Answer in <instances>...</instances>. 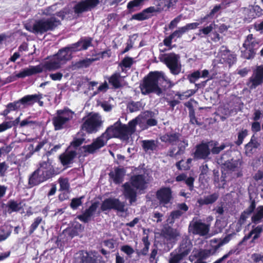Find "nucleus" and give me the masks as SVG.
<instances>
[{"instance_id":"nucleus-19","label":"nucleus","mask_w":263,"mask_h":263,"mask_svg":"<svg viewBox=\"0 0 263 263\" xmlns=\"http://www.w3.org/2000/svg\"><path fill=\"white\" fill-rule=\"evenodd\" d=\"M243 161L241 159L227 160L223 163L225 168L229 171H237L236 177L238 178L242 176V168L241 167Z\"/></svg>"},{"instance_id":"nucleus-59","label":"nucleus","mask_w":263,"mask_h":263,"mask_svg":"<svg viewBox=\"0 0 263 263\" xmlns=\"http://www.w3.org/2000/svg\"><path fill=\"white\" fill-rule=\"evenodd\" d=\"M133 64V59L128 57H125L122 61L121 65L126 68H129Z\"/></svg>"},{"instance_id":"nucleus-12","label":"nucleus","mask_w":263,"mask_h":263,"mask_svg":"<svg viewBox=\"0 0 263 263\" xmlns=\"http://www.w3.org/2000/svg\"><path fill=\"white\" fill-rule=\"evenodd\" d=\"M125 203L121 202L118 198H108L104 199L102 202L100 210L105 212L108 210H114L118 212H125Z\"/></svg>"},{"instance_id":"nucleus-10","label":"nucleus","mask_w":263,"mask_h":263,"mask_svg":"<svg viewBox=\"0 0 263 263\" xmlns=\"http://www.w3.org/2000/svg\"><path fill=\"white\" fill-rule=\"evenodd\" d=\"M180 57L174 53L163 54L161 61L163 62L174 74H178L180 70Z\"/></svg>"},{"instance_id":"nucleus-22","label":"nucleus","mask_w":263,"mask_h":263,"mask_svg":"<svg viewBox=\"0 0 263 263\" xmlns=\"http://www.w3.org/2000/svg\"><path fill=\"white\" fill-rule=\"evenodd\" d=\"M77 156V153L76 151L66 150L59 156V160L63 166H68L69 164L73 163Z\"/></svg>"},{"instance_id":"nucleus-23","label":"nucleus","mask_w":263,"mask_h":263,"mask_svg":"<svg viewBox=\"0 0 263 263\" xmlns=\"http://www.w3.org/2000/svg\"><path fill=\"white\" fill-rule=\"evenodd\" d=\"M256 205L255 200L254 199L251 200L250 205L241 213L240 217L238 220V224L241 226L245 223L247 218L254 212L256 209Z\"/></svg>"},{"instance_id":"nucleus-40","label":"nucleus","mask_w":263,"mask_h":263,"mask_svg":"<svg viewBox=\"0 0 263 263\" xmlns=\"http://www.w3.org/2000/svg\"><path fill=\"white\" fill-rule=\"evenodd\" d=\"M263 219V205H259L257 211L251 217L252 222L256 224L261 222Z\"/></svg>"},{"instance_id":"nucleus-13","label":"nucleus","mask_w":263,"mask_h":263,"mask_svg":"<svg viewBox=\"0 0 263 263\" xmlns=\"http://www.w3.org/2000/svg\"><path fill=\"white\" fill-rule=\"evenodd\" d=\"M180 236L179 231L170 226H165L161 231V236L166 244L175 243Z\"/></svg>"},{"instance_id":"nucleus-56","label":"nucleus","mask_w":263,"mask_h":263,"mask_svg":"<svg viewBox=\"0 0 263 263\" xmlns=\"http://www.w3.org/2000/svg\"><path fill=\"white\" fill-rule=\"evenodd\" d=\"M155 117V113L151 110H146L145 111L139 116L138 119L141 118L143 120H146L149 119L150 118H154Z\"/></svg>"},{"instance_id":"nucleus-54","label":"nucleus","mask_w":263,"mask_h":263,"mask_svg":"<svg viewBox=\"0 0 263 263\" xmlns=\"http://www.w3.org/2000/svg\"><path fill=\"white\" fill-rule=\"evenodd\" d=\"M171 257L169 259V263H179L184 258L181 254L177 253L176 254H173V253H171Z\"/></svg>"},{"instance_id":"nucleus-43","label":"nucleus","mask_w":263,"mask_h":263,"mask_svg":"<svg viewBox=\"0 0 263 263\" xmlns=\"http://www.w3.org/2000/svg\"><path fill=\"white\" fill-rule=\"evenodd\" d=\"M43 222V218L41 216H38L36 217L33 222L30 225L29 228L28 233L30 235L32 234L38 228L39 226Z\"/></svg>"},{"instance_id":"nucleus-14","label":"nucleus","mask_w":263,"mask_h":263,"mask_svg":"<svg viewBox=\"0 0 263 263\" xmlns=\"http://www.w3.org/2000/svg\"><path fill=\"white\" fill-rule=\"evenodd\" d=\"M171 187L163 186L157 191L156 197L159 201V204L165 206L170 203L173 199Z\"/></svg>"},{"instance_id":"nucleus-36","label":"nucleus","mask_w":263,"mask_h":263,"mask_svg":"<svg viewBox=\"0 0 263 263\" xmlns=\"http://www.w3.org/2000/svg\"><path fill=\"white\" fill-rule=\"evenodd\" d=\"M260 144L257 141L254 135H253L251 138L250 141L245 146L246 153H253V149L258 147Z\"/></svg>"},{"instance_id":"nucleus-44","label":"nucleus","mask_w":263,"mask_h":263,"mask_svg":"<svg viewBox=\"0 0 263 263\" xmlns=\"http://www.w3.org/2000/svg\"><path fill=\"white\" fill-rule=\"evenodd\" d=\"M142 107V103L139 102L130 101L128 103L127 108L130 112H134L139 110Z\"/></svg>"},{"instance_id":"nucleus-3","label":"nucleus","mask_w":263,"mask_h":263,"mask_svg":"<svg viewBox=\"0 0 263 263\" xmlns=\"http://www.w3.org/2000/svg\"><path fill=\"white\" fill-rule=\"evenodd\" d=\"M59 173L52 165L49 158L47 161H42L39 164L38 168L30 176L28 183L34 186L45 182Z\"/></svg>"},{"instance_id":"nucleus-17","label":"nucleus","mask_w":263,"mask_h":263,"mask_svg":"<svg viewBox=\"0 0 263 263\" xmlns=\"http://www.w3.org/2000/svg\"><path fill=\"white\" fill-rule=\"evenodd\" d=\"M99 0H81L74 7V11L79 14L91 10L99 3Z\"/></svg>"},{"instance_id":"nucleus-32","label":"nucleus","mask_w":263,"mask_h":263,"mask_svg":"<svg viewBox=\"0 0 263 263\" xmlns=\"http://www.w3.org/2000/svg\"><path fill=\"white\" fill-rule=\"evenodd\" d=\"M189 78L190 81H196L199 78H202L203 79L206 78L207 80L204 82H206L207 81L210 80L212 78V77L210 74L209 71L206 69H204L201 72L197 70L193 72L190 75Z\"/></svg>"},{"instance_id":"nucleus-30","label":"nucleus","mask_w":263,"mask_h":263,"mask_svg":"<svg viewBox=\"0 0 263 263\" xmlns=\"http://www.w3.org/2000/svg\"><path fill=\"white\" fill-rule=\"evenodd\" d=\"M219 197L218 193L215 192L212 194L200 198L197 200V203L199 206L204 205L212 204L216 202Z\"/></svg>"},{"instance_id":"nucleus-49","label":"nucleus","mask_w":263,"mask_h":263,"mask_svg":"<svg viewBox=\"0 0 263 263\" xmlns=\"http://www.w3.org/2000/svg\"><path fill=\"white\" fill-rule=\"evenodd\" d=\"M216 26V25L214 23L210 24L209 26H207L206 27L202 28V29H200L199 30L198 35L201 36H202V34L205 35H208L213 30V29L215 28Z\"/></svg>"},{"instance_id":"nucleus-6","label":"nucleus","mask_w":263,"mask_h":263,"mask_svg":"<svg viewBox=\"0 0 263 263\" xmlns=\"http://www.w3.org/2000/svg\"><path fill=\"white\" fill-rule=\"evenodd\" d=\"M60 24L61 21L55 18L54 15L48 18H42L35 21L31 31L34 33L42 34L53 30Z\"/></svg>"},{"instance_id":"nucleus-26","label":"nucleus","mask_w":263,"mask_h":263,"mask_svg":"<svg viewBox=\"0 0 263 263\" xmlns=\"http://www.w3.org/2000/svg\"><path fill=\"white\" fill-rule=\"evenodd\" d=\"M185 106L189 109V123L192 125H196L198 126L203 124V122L200 119L196 117L193 103L191 101H188L184 104Z\"/></svg>"},{"instance_id":"nucleus-51","label":"nucleus","mask_w":263,"mask_h":263,"mask_svg":"<svg viewBox=\"0 0 263 263\" xmlns=\"http://www.w3.org/2000/svg\"><path fill=\"white\" fill-rule=\"evenodd\" d=\"M84 196H81L79 198H73L71 199L70 206L73 210L77 209L79 206L82 204V199Z\"/></svg>"},{"instance_id":"nucleus-2","label":"nucleus","mask_w":263,"mask_h":263,"mask_svg":"<svg viewBox=\"0 0 263 263\" xmlns=\"http://www.w3.org/2000/svg\"><path fill=\"white\" fill-rule=\"evenodd\" d=\"M70 53L64 49H62L53 56L49 58L44 62L43 66L41 65L37 66H29L28 67L23 69L19 73L16 74L17 78H25L40 73L43 71V67L49 70H55L60 68L62 65L70 60Z\"/></svg>"},{"instance_id":"nucleus-61","label":"nucleus","mask_w":263,"mask_h":263,"mask_svg":"<svg viewBox=\"0 0 263 263\" xmlns=\"http://www.w3.org/2000/svg\"><path fill=\"white\" fill-rule=\"evenodd\" d=\"M108 83H102V84L98 87L97 91H94L93 96L96 95L101 92H106L108 90Z\"/></svg>"},{"instance_id":"nucleus-52","label":"nucleus","mask_w":263,"mask_h":263,"mask_svg":"<svg viewBox=\"0 0 263 263\" xmlns=\"http://www.w3.org/2000/svg\"><path fill=\"white\" fill-rule=\"evenodd\" d=\"M84 140L85 139L83 138H74L73 140L70 142L68 149L72 147L74 149H77L78 147H80L83 143Z\"/></svg>"},{"instance_id":"nucleus-15","label":"nucleus","mask_w":263,"mask_h":263,"mask_svg":"<svg viewBox=\"0 0 263 263\" xmlns=\"http://www.w3.org/2000/svg\"><path fill=\"white\" fill-rule=\"evenodd\" d=\"M177 210L172 211L167 219L169 224L173 225L176 220L179 219L189 209V206L184 202L177 204Z\"/></svg>"},{"instance_id":"nucleus-63","label":"nucleus","mask_w":263,"mask_h":263,"mask_svg":"<svg viewBox=\"0 0 263 263\" xmlns=\"http://www.w3.org/2000/svg\"><path fill=\"white\" fill-rule=\"evenodd\" d=\"M158 124V121L156 119L154 118H150L147 120L145 125V128L147 129L149 127L156 126Z\"/></svg>"},{"instance_id":"nucleus-27","label":"nucleus","mask_w":263,"mask_h":263,"mask_svg":"<svg viewBox=\"0 0 263 263\" xmlns=\"http://www.w3.org/2000/svg\"><path fill=\"white\" fill-rule=\"evenodd\" d=\"M42 98V95L41 94L28 95L20 99L19 101L21 105L31 106L39 101Z\"/></svg>"},{"instance_id":"nucleus-46","label":"nucleus","mask_w":263,"mask_h":263,"mask_svg":"<svg viewBox=\"0 0 263 263\" xmlns=\"http://www.w3.org/2000/svg\"><path fill=\"white\" fill-rule=\"evenodd\" d=\"M263 231L262 226L259 225L257 227H253V229L251 230L252 233L254 236L251 241L252 243L254 242V241L260 237V234Z\"/></svg>"},{"instance_id":"nucleus-41","label":"nucleus","mask_w":263,"mask_h":263,"mask_svg":"<svg viewBox=\"0 0 263 263\" xmlns=\"http://www.w3.org/2000/svg\"><path fill=\"white\" fill-rule=\"evenodd\" d=\"M195 88L194 89H189L186 90V91L183 92L181 94H178L179 98L180 100H182L185 98H187L194 94H195L199 88L201 87L203 83H194Z\"/></svg>"},{"instance_id":"nucleus-7","label":"nucleus","mask_w":263,"mask_h":263,"mask_svg":"<svg viewBox=\"0 0 263 263\" xmlns=\"http://www.w3.org/2000/svg\"><path fill=\"white\" fill-rule=\"evenodd\" d=\"M73 112L68 108L57 110L56 116L52 118V124L55 130H61L67 126L72 118Z\"/></svg>"},{"instance_id":"nucleus-58","label":"nucleus","mask_w":263,"mask_h":263,"mask_svg":"<svg viewBox=\"0 0 263 263\" xmlns=\"http://www.w3.org/2000/svg\"><path fill=\"white\" fill-rule=\"evenodd\" d=\"M186 32V31L184 26L180 27L178 30L175 31L173 33L171 34V37H173L174 38H179L183 34Z\"/></svg>"},{"instance_id":"nucleus-1","label":"nucleus","mask_w":263,"mask_h":263,"mask_svg":"<svg viewBox=\"0 0 263 263\" xmlns=\"http://www.w3.org/2000/svg\"><path fill=\"white\" fill-rule=\"evenodd\" d=\"M111 138H118L123 141L129 140L124 124H123L120 119L113 125L108 127L105 132L97 138L91 144L85 145L81 147L80 149H83L85 156H86V154H94L97 150L105 146L107 141Z\"/></svg>"},{"instance_id":"nucleus-31","label":"nucleus","mask_w":263,"mask_h":263,"mask_svg":"<svg viewBox=\"0 0 263 263\" xmlns=\"http://www.w3.org/2000/svg\"><path fill=\"white\" fill-rule=\"evenodd\" d=\"M166 81L163 73L161 72H151L145 78L144 82H163Z\"/></svg>"},{"instance_id":"nucleus-48","label":"nucleus","mask_w":263,"mask_h":263,"mask_svg":"<svg viewBox=\"0 0 263 263\" xmlns=\"http://www.w3.org/2000/svg\"><path fill=\"white\" fill-rule=\"evenodd\" d=\"M145 0H133L130 1L127 5L128 10L132 12H134L135 8H138L141 6Z\"/></svg>"},{"instance_id":"nucleus-34","label":"nucleus","mask_w":263,"mask_h":263,"mask_svg":"<svg viewBox=\"0 0 263 263\" xmlns=\"http://www.w3.org/2000/svg\"><path fill=\"white\" fill-rule=\"evenodd\" d=\"M263 82V65L258 66L254 70L253 73L251 78V82Z\"/></svg>"},{"instance_id":"nucleus-33","label":"nucleus","mask_w":263,"mask_h":263,"mask_svg":"<svg viewBox=\"0 0 263 263\" xmlns=\"http://www.w3.org/2000/svg\"><path fill=\"white\" fill-rule=\"evenodd\" d=\"M21 103L19 100L13 102L9 103L6 105V108L1 112V115L7 117V115L12 111H16L21 108Z\"/></svg>"},{"instance_id":"nucleus-64","label":"nucleus","mask_w":263,"mask_h":263,"mask_svg":"<svg viewBox=\"0 0 263 263\" xmlns=\"http://www.w3.org/2000/svg\"><path fill=\"white\" fill-rule=\"evenodd\" d=\"M121 250L128 255H130L134 252L133 248L128 245L123 246L121 248Z\"/></svg>"},{"instance_id":"nucleus-11","label":"nucleus","mask_w":263,"mask_h":263,"mask_svg":"<svg viewBox=\"0 0 263 263\" xmlns=\"http://www.w3.org/2000/svg\"><path fill=\"white\" fill-rule=\"evenodd\" d=\"M258 46V44L253 37V35H248L243 44L245 49L241 50L242 57L246 59L253 58L255 54V50Z\"/></svg>"},{"instance_id":"nucleus-39","label":"nucleus","mask_w":263,"mask_h":263,"mask_svg":"<svg viewBox=\"0 0 263 263\" xmlns=\"http://www.w3.org/2000/svg\"><path fill=\"white\" fill-rule=\"evenodd\" d=\"M80 263H97L94 259L87 251L82 250L80 253Z\"/></svg>"},{"instance_id":"nucleus-28","label":"nucleus","mask_w":263,"mask_h":263,"mask_svg":"<svg viewBox=\"0 0 263 263\" xmlns=\"http://www.w3.org/2000/svg\"><path fill=\"white\" fill-rule=\"evenodd\" d=\"M141 146L143 151L146 152H154L157 150L158 142L155 140H143L141 141Z\"/></svg>"},{"instance_id":"nucleus-21","label":"nucleus","mask_w":263,"mask_h":263,"mask_svg":"<svg viewBox=\"0 0 263 263\" xmlns=\"http://www.w3.org/2000/svg\"><path fill=\"white\" fill-rule=\"evenodd\" d=\"M158 84V83H140L141 93L145 95L153 92L160 96L162 94V90Z\"/></svg>"},{"instance_id":"nucleus-20","label":"nucleus","mask_w":263,"mask_h":263,"mask_svg":"<svg viewBox=\"0 0 263 263\" xmlns=\"http://www.w3.org/2000/svg\"><path fill=\"white\" fill-rule=\"evenodd\" d=\"M99 204L100 202L98 201L92 202L90 206L88 209H86L82 214L78 215V219L84 223H88L99 207Z\"/></svg>"},{"instance_id":"nucleus-60","label":"nucleus","mask_w":263,"mask_h":263,"mask_svg":"<svg viewBox=\"0 0 263 263\" xmlns=\"http://www.w3.org/2000/svg\"><path fill=\"white\" fill-rule=\"evenodd\" d=\"M12 127V121L4 122L0 124V133Z\"/></svg>"},{"instance_id":"nucleus-38","label":"nucleus","mask_w":263,"mask_h":263,"mask_svg":"<svg viewBox=\"0 0 263 263\" xmlns=\"http://www.w3.org/2000/svg\"><path fill=\"white\" fill-rule=\"evenodd\" d=\"M211 254L210 250L209 249H203L199 250L198 253L195 255V257L197 258V261L200 263H206L203 260L206 259L210 257Z\"/></svg>"},{"instance_id":"nucleus-9","label":"nucleus","mask_w":263,"mask_h":263,"mask_svg":"<svg viewBox=\"0 0 263 263\" xmlns=\"http://www.w3.org/2000/svg\"><path fill=\"white\" fill-rule=\"evenodd\" d=\"M210 229V224L203 222L201 219L195 220L194 218L189 223L188 231L190 233L194 235L204 236L208 234Z\"/></svg>"},{"instance_id":"nucleus-25","label":"nucleus","mask_w":263,"mask_h":263,"mask_svg":"<svg viewBox=\"0 0 263 263\" xmlns=\"http://www.w3.org/2000/svg\"><path fill=\"white\" fill-rule=\"evenodd\" d=\"M109 177L112 179L113 182L116 184H119L124 180V177L125 175V170L124 168L116 167L114 172H110L109 173Z\"/></svg>"},{"instance_id":"nucleus-53","label":"nucleus","mask_w":263,"mask_h":263,"mask_svg":"<svg viewBox=\"0 0 263 263\" xmlns=\"http://www.w3.org/2000/svg\"><path fill=\"white\" fill-rule=\"evenodd\" d=\"M206 19V17H204L200 20L199 23L196 22L187 24L184 26V27L185 29L186 32L189 30L195 29L197 28L199 25L202 24Z\"/></svg>"},{"instance_id":"nucleus-42","label":"nucleus","mask_w":263,"mask_h":263,"mask_svg":"<svg viewBox=\"0 0 263 263\" xmlns=\"http://www.w3.org/2000/svg\"><path fill=\"white\" fill-rule=\"evenodd\" d=\"M58 182L60 184L59 191H65L67 193H69L70 191V183L67 178H60L58 179Z\"/></svg>"},{"instance_id":"nucleus-5","label":"nucleus","mask_w":263,"mask_h":263,"mask_svg":"<svg viewBox=\"0 0 263 263\" xmlns=\"http://www.w3.org/2000/svg\"><path fill=\"white\" fill-rule=\"evenodd\" d=\"M130 183L125 182L123 185V194L130 204L137 201V190H143L146 187L147 182L144 175L138 174L132 176L130 179Z\"/></svg>"},{"instance_id":"nucleus-50","label":"nucleus","mask_w":263,"mask_h":263,"mask_svg":"<svg viewBox=\"0 0 263 263\" xmlns=\"http://www.w3.org/2000/svg\"><path fill=\"white\" fill-rule=\"evenodd\" d=\"M97 58H86L77 62L76 66L79 68H84L89 66L92 62L97 61Z\"/></svg>"},{"instance_id":"nucleus-18","label":"nucleus","mask_w":263,"mask_h":263,"mask_svg":"<svg viewBox=\"0 0 263 263\" xmlns=\"http://www.w3.org/2000/svg\"><path fill=\"white\" fill-rule=\"evenodd\" d=\"M211 154L208 143L202 142L196 146L195 151L192 156L195 160L206 159Z\"/></svg>"},{"instance_id":"nucleus-47","label":"nucleus","mask_w":263,"mask_h":263,"mask_svg":"<svg viewBox=\"0 0 263 263\" xmlns=\"http://www.w3.org/2000/svg\"><path fill=\"white\" fill-rule=\"evenodd\" d=\"M248 135V130L247 129H242L241 130L239 131L238 134V138L237 140L235 142V143L237 146H240L243 143L244 139Z\"/></svg>"},{"instance_id":"nucleus-8","label":"nucleus","mask_w":263,"mask_h":263,"mask_svg":"<svg viewBox=\"0 0 263 263\" xmlns=\"http://www.w3.org/2000/svg\"><path fill=\"white\" fill-rule=\"evenodd\" d=\"M103 121L98 114L94 113L88 116L81 125V128L87 133H96L102 126Z\"/></svg>"},{"instance_id":"nucleus-16","label":"nucleus","mask_w":263,"mask_h":263,"mask_svg":"<svg viewBox=\"0 0 263 263\" xmlns=\"http://www.w3.org/2000/svg\"><path fill=\"white\" fill-rule=\"evenodd\" d=\"M92 40L91 38H85L81 39L77 43L64 48V49L67 52L70 53V58H71V54L72 52L80 51L81 50H86L89 47L92 45Z\"/></svg>"},{"instance_id":"nucleus-24","label":"nucleus","mask_w":263,"mask_h":263,"mask_svg":"<svg viewBox=\"0 0 263 263\" xmlns=\"http://www.w3.org/2000/svg\"><path fill=\"white\" fill-rule=\"evenodd\" d=\"M218 55L223 60L222 62H227L230 65L233 64L236 61V57L231 53L226 47L222 46L218 52Z\"/></svg>"},{"instance_id":"nucleus-45","label":"nucleus","mask_w":263,"mask_h":263,"mask_svg":"<svg viewBox=\"0 0 263 263\" xmlns=\"http://www.w3.org/2000/svg\"><path fill=\"white\" fill-rule=\"evenodd\" d=\"M211 248L210 250L211 254L213 255L216 253L217 250L222 246L219 241V239L214 238L210 240Z\"/></svg>"},{"instance_id":"nucleus-62","label":"nucleus","mask_w":263,"mask_h":263,"mask_svg":"<svg viewBox=\"0 0 263 263\" xmlns=\"http://www.w3.org/2000/svg\"><path fill=\"white\" fill-rule=\"evenodd\" d=\"M122 81V78L119 73L112 74L109 79V82H120Z\"/></svg>"},{"instance_id":"nucleus-55","label":"nucleus","mask_w":263,"mask_h":263,"mask_svg":"<svg viewBox=\"0 0 263 263\" xmlns=\"http://www.w3.org/2000/svg\"><path fill=\"white\" fill-rule=\"evenodd\" d=\"M217 143V142L215 143L214 146L211 150V152L214 155L219 154L221 151L229 146L228 144L222 143L219 146H216Z\"/></svg>"},{"instance_id":"nucleus-35","label":"nucleus","mask_w":263,"mask_h":263,"mask_svg":"<svg viewBox=\"0 0 263 263\" xmlns=\"http://www.w3.org/2000/svg\"><path fill=\"white\" fill-rule=\"evenodd\" d=\"M8 212L10 214L12 212H17L20 211L22 207L21 206V202L17 203L14 200H9L7 203Z\"/></svg>"},{"instance_id":"nucleus-37","label":"nucleus","mask_w":263,"mask_h":263,"mask_svg":"<svg viewBox=\"0 0 263 263\" xmlns=\"http://www.w3.org/2000/svg\"><path fill=\"white\" fill-rule=\"evenodd\" d=\"M138 118L137 117L130 121L128 123V125L124 124L126 134H128V137L129 138L136 132V127L138 123Z\"/></svg>"},{"instance_id":"nucleus-29","label":"nucleus","mask_w":263,"mask_h":263,"mask_svg":"<svg viewBox=\"0 0 263 263\" xmlns=\"http://www.w3.org/2000/svg\"><path fill=\"white\" fill-rule=\"evenodd\" d=\"M193 245L189 239H183L178 248V252L181 254L185 257L190 253Z\"/></svg>"},{"instance_id":"nucleus-57","label":"nucleus","mask_w":263,"mask_h":263,"mask_svg":"<svg viewBox=\"0 0 263 263\" xmlns=\"http://www.w3.org/2000/svg\"><path fill=\"white\" fill-rule=\"evenodd\" d=\"M149 15L146 14L143 10L142 12L135 14L132 16V19L138 21H142L149 18Z\"/></svg>"},{"instance_id":"nucleus-4","label":"nucleus","mask_w":263,"mask_h":263,"mask_svg":"<svg viewBox=\"0 0 263 263\" xmlns=\"http://www.w3.org/2000/svg\"><path fill=\"white\" fill-rule=\"evenodd\" d=\"M182 135L179 132L167 133L160 137L162 142L173 145L179 142L177 147L171 146L167 152V156L177 159L179 156L185 154L186 148L189 146L188 141L185 139L180 140Z\"/></svg>"}]
</instances>
